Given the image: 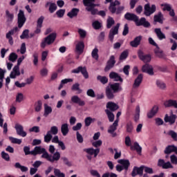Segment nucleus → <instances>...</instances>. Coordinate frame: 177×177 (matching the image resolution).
<instances>
[{"mask_svg":"<svg viewBox=\"0 0 177 177\" xmlns=\"http://www.w3.org/2000/svg\"><path fill=\"white\" fill-rule=\"evenodd\" d=\"M118 162L122 165V167L125 169V171H128L131 165V162H129V160L120 159L118 160Z\"/></svg>","mask_w":177,"mask_h":177,"instance_id":"nucleus-28","label":"nucleus"},{"mask_svg":"<svg viewBox=\"0 0 177 177\" xmlns=\"http://www.w3.org/2000/svg\"><path fill=\"white\" fill-rule=\"evenodd\" d=\"M138 56L140 60H142L144 63H149L151 61V55L150 54L145 55V53L142 50H138Z\"/></svg>","mask_w":177,"mask_h":177,"instance_id":"nucleus-9","label":"nucleus"},{"mask_svg":"<svg viewBox=\"0 0 177 177\" xmlns=\"http://www.w3.org/2000/svg\"><path fill=\"white\" fill-rule=\"evenodd\" d=\"M162 19H164V15H162V12H159L158 15H154L153 21H155V23H160V24H162L164 23Z\"/></svg>","mask_w":177,"mask_h":177,"instance_id":"nucleus-29","label":"nucleus"},{"mask_svg":"<svg viewBox=\"0 0 177 177\" xmlns=\"http://www.w3.org/2000/svg\"><path fill=\"white\" fill-rule=\"evenodd\" d=\"M165 154H171V153H175V154L177 155V147L171 145H168L165 151H164Z\"/></svg>","mask_w":177,"mask_h":177,"instance_id":"nucleus-21","label":"nucleus"},{"mask_svg":"<svg viewBox=\"0 0 177 177\" xmlns=\"http://www.w3.org/2000/svg\"><path fill=\"white\" fill-rule=\"evenodd\" d=\"M143 37L142 35L136 37L133 41L130 42L132 48H138L140 45V42Z\"/></svg>","mask_w":177,"mask_h":177,"instance_id":"nucleus-22","label":"nucleus"},{"mask_svg":"<svg viewBox=\"0 0 177 177\" xmlns=\"http://www.w3.org/2000/svg\"><path fill=\"white\" fill-rule=\"evenodd\" d=\"M117 127H118V120H115L108 129V133L112 135V138H115V136H117V133H115Z\"/></svg>","mask_w":177,"mask_h":177,"instance_id":"nucleus-13","label":"nucleus"},{"mask_svg":"<svg viewBox=\"0 0 177 177\" xmlns=\"http://www.w3.org/2000/svg\"><path fill=\"white\" fill-rule=\"evenodd\" d=\"M56 37L57 35L55 32L50 34L42 40L40 44V47L42 49H45V48H46V45H52V44L56 41Z\"/></svg>","mask_w":177,"mask_h":177,"instance_id":"nucleus-4","label":"nucleus"},{"mask_svg":"<svg viewBox=\"0 0 177 177\" xmlns=\"http://www.w3.org/2000/svg\"><path fill=\"white\" fill-rule=\"evenodd\" d=\"M71 73L72 74H80V73H81L85 80H88V78H89V74L88 73V71L85 66H79L77 68L73 69Z\"/></svg>","mask_w":177,"mask_h":177,"instance_id":"nucleus-8","label":"nucleus"},{"mask_svg":"<svg viewBox=\"0 0 177 177\" xmlns=\"http://www.w3.org/2000/svg\"><path fill=\"white\" fill-rule=\"evenodd\" d=\"M71 103L78 104L80 107L85 106V101L82 100L78 95H73L71 98Z\"/></svg>","mask_w":177,"mask_h":177,"instance_id":"nucleus-14","label":"nucleus"},{"mask_svg":"<svg viewBox=\"0 0 177 177\" xmlns=\"http://www.w3.org/2000/svg\"><path fill=\"white\" fill-rule=\"evenodd\" d=\"M28 32H30L28 29L24 30L20 36L21 39H26V38H28Z\"/></svg>","mask_w":177,"mask_h":177,"instance_id":"nucleus-60","label":"nucleus"},{"mask_svg":"<svg viewBox=\"0 0 177 177\" xmlns=\"http://www.w3.org/2000/svg\"><path fill=\"white\" fill-rule=\"evenodd\" d=\"M156 10H157V7L154 4L150 6V3H148L144 6V15L147 17L151 16L153 13L156 12Z\"/></svg>","mask_w":177,"mask_h":177,"instance_id":"nucleus-7","label":"nucleus"},{"mask_svg":"<svg viewBox=\"0 0 177 177\" xmlns=\"http://www.w3.org/2000/svg\"><path fill=\"white\" fill-rule=\"evenodd\" d=\"M126 128L127 132H128L129 133H132V131H133V124H132V122H129L126 125Z\"/></svg>","mask_w":177,"mask_h":177,"instance_id":"nucleus-54","label":"nucleus"},{"mask_svg":"<svg viewBox=\"0 0 177 177\" xmlns=\"http://www.w3.org/2000/svg\"><path fill=\"white\" fill-rule=\"evenodd\" d=\"M165 107H174L177 109V101L175 100H168L164 102Z\"/></svg>","mask_w":177,"mask_h":177,"instance_id":"nucleus-26","label":"nucleus"},{"mask_svg":"<svg viewBox=\"0 0 177 177\" xmlns=\"http://www.w3.org/2000/svg\"><path fill=\"white\" fill-rule=\"evenodd\" d=\"M17 54H16L15 53H11L9 55L8 60H10V62H12V63H15V62L17 60Z\"/></svg>","mask_w":177,"mask_h":177,"instance_id":"nucleus-51","label":"nucleus"},{"mask_svg":"<svg viewBox=\"0 0 177 177\" xmlns=\"http://www.w3.org/2000/svg\"><path fill=\"white\" fill-rule=\"evenodd\" d=\"M44 20H45V17L41 16L37 21V26L42 27V24H44Z\"/></svg>","mask_w":177,"mask_h":177,"instance_id":"nucleus-62","label":"nucleus"},{"mask_svg":"<svg viewBox=\"0 0 177 177\" xmlns=\"http://www.w3.org/2000/svg\"><path fill=\"white\" fill-rule=\"evenodd\" d=\"M169 135L172 138L174 142H177V133L174 130H171L169 131Z\"/></svg>","mask_w":177,"mask_h":177,"instance_id":"nucleus-59","label":"nucleus"},{"mask_svg":"<svg viewBox=\"0 0 177 177\" xmlns=\"http://www.w3.org/2000/svg\"><path fill=\"white\" fill-rule=\"evenodd\" d=\"M42 110V101L39 100L35 103V111L36 113H39Z\"/></svg>","mask_w":177,"mask_h":177,"instance_id":"nucleus-36","label":"nucleus"},{"mask_svg":"<svg viewBox=\"0 0 177 177\" xmlns=\"http://www.w3.org/2000/svg\"><path fill=\"white\" fill-rule=\"evenodd\" d=\"M125 145L127 147L130 146L131 150H136L139 156H142V147L139 145L138 142H135L133 146H132L131 142V138H129V136H127L125 138Z\"/></svg>","mask_w":177,"mask_h":177,"instance_id":"nucleus-5","label":"nucleus"},{"mask_svg":"<svg viewBox=\"0 0 177 177\" xmlns=\"http://www.w3.org/2000/svg\"><path fill=\"white\" fill-rule=\"evenodd\" d=\"M59 129L56 126L51 127L50 131H48L50 135H57Z\"/></svg>","mask_w":177,"mask_h":177,"instance_id":"nucleus-48","label":"nucleus"},{"mask_svg":"<svg viewBox=\"0 0 177 177\" xmlns=\"http://www.w3.org/2000/svg\"><path fill=\"white\" fill-rule=\"evenodd\" d=\"M93 27L95 30H100V28H102V25L99 21H95L93 23Z\"/></svg>","mask_w":177,"mask_h":177,"instance_id":"nucleus-58","label":"nucleus"},{"mask_svg":"<svg viewBox=\"0 0 177 177\" xmlns=\"http://www.w3.org/2000/svg\"><path fill=\"white\" fill-rule=\"evenodd\" d=\"M119 28H120V24H117L116 26H115L110 30L109 32H111V34H113L114 35H117V34H118Z\"/></svg>","mask_w":177,"mask_h":177,"instance_id":"nucleus-49","label":"nucleus"},{"mask_svg":"<svg viewBox=\"0 0 177 177\" xmlns=\"http://www.w3.org/2000/svg\"><path fill=\"white\" fill-rule=\"evenodd\" d=\"M54 175L57 177H66V174L60 171L59 169H54Z\"/></svg>","mask_w":177,"mask_h":177,"instance_id":"nucleus-52","label":"nucleus"},{"mask_svg":"<svg viewBox=\"0 0 177 177\" xmlns=\"http://www.w3.org/2000/svg\"><path fill=\"white\" fill-rule=\"evenodd\" d=\"M53 138V136H52V134H50V133H48L47 131L46 135L44 136V142L46 143H49V142H50L52 140Z\"/></svg>","mask_w":177,"mask_h":177,"instance_id":"nucleus-56","label":"nucleus"},{"mask_svg":"<svg viewBox=\"0 0 177 177\" xmlns=\"http://www.w3.org/2000/svg\"><path fill=\"white\" fill-rule=\"evenodd\" d=\"M41 155V158H45L46 160L48 158V156L49 153L46 151V149L41 146H36L33 149V156H38V155Z\"/></svg>","mask_w":177,"mask_h":177,"instance_id":"nucleus-6","label":"nucleus"},{"mask_svg":"<svg viewBox=\"0 0 177 177\" xmlns=\"http://www.w3.org/2000/svg\"><path fill=\"white\" fill-rule=\"evenodd\" d=\"M106 109H109V111H116V110H118L120 107L117 105V104L113 102H109L106 103Z\"/></svg>","mask_w":177,"mask_h":177,"instance_id":"nucleus-30","label":"nucleus"},{"mask_svg":"<svg viewBox=\"0 0 177 177\" xmlns=\"http://www.w3.org/2000/svg\"><path fill=\"white\" fill-rule=\"evenodd\" d=\"M156 85L160 89H165V88H167V85L165 84V83H164L160 80L156 81Z\"/></svg>","mask_w":177,"mask_h":177,"instance_id":"nucleus-57","label":"nucleus"},{"mask_svg":"<svg viewBox=\"0 0 177 177\" xmlns=\"http://www.w3.org/2000/svg\"><path fill=\"white\" fill-rule=\"evenodd\" d=\"M154 32L156 33L157 37L160 41H162V39H165L167 37L165 36V34L161 31V28H155Z\"/></svg>","mask_w":177,"mask_h":177,"instance_id":"nucleus-31","label":"nucleus"},{"mask_svg":"<svg viewBox=\"0 0 177 177\" xmlns=\"http://www.w3.org/2000/svg\"><path fill=\"white\" fill-rule=\"evenodd\" d=\"M84 49H85V44L84 41H78L75 46L76 53H78V55H82V53H84Z\"/></svg>","mask_w":177,"mask_h":177,"instance_id":"nucleus-19","label":"nucleus"},{"mask_svg":"<svg viewBox=\"0 0 177 177\" xmlns=\"http://www.w3.org/2000/svg\"><path fill=\"white\" fill-rule=\"evenodd\" d=\"M158 106L154 105L149 112L147 113V115L148 118H153L157 113H158Z\"/></svg>","mask_w":177,"mask_h":177,"instance_id":"nucleus-27","label":"nucleus"},{"mask_svg":"<svg viewBox=\"0 0 177 177\" xmlns=\"http://www.w3.org/2000/svg\"><path fill=\"white\" fill-rule=\"evenodd\" d=\"M97 81H100L102 85H106L109 82V78L106 76H102L100 75L97 76Z\"/></svg>","mask_w":177,"mask_h":177,"instance_id":"nucleus-37","label":"nucleus"},{"mask_svg":"<svg viewBox=\"0 0 177 177\" xmlns=\"http://www.w3.org/2000/svg\"><path fill=\"white\" fill-rule=\"evenodd\" d=\"M6 17L7 18V23H12L13 19H15V15L9 11V10H6Z\"/></svg>","mask_w":177,"mask_h":177,"instance_id":"nucleus-39","label":"nucleus"},{"mask_svg":"<svg viewBox=\"0 0 177 177\" xmlns=\"http://www.w3.org/2000/svg\"><path fill=\"white\" fill-rule=\"evenodd\" d=\"M83 151H84L85 153H87V154H89L90 156L94 155V157L96 158L97 157V154L100 153V149L97 148L95 149L93 148H87V149H83Z\"/></svg>","mask_w":177,"mask_h":177,"instance_id":"nucleus-18","label":"nucleus"},{"mask_svg":"<svg viewBox=\"0 0 177 177\" xmlns=\"http://www.w3.org/2000/svg\"><path fill=\"white\" fill-rule=\"evenodd\" d=\"M31 148L28 146L24 147V152L25 156H34V150L30 151Z\"/></svg>","mask_w":177,"mask_h":177,"instance_id":"nucleus-44","label":"nucleus"},{"mask_svg":"<svg viewBox=\"0 0 177 177\" xmlns=\"http://www.w3.org/2000/svg\"><path fill=\"white\" fill-rule=\"evenodd\" d=\"M78 13H80V9L73 8L69 12H68L67 16L68 17H70V19H73V17H77V16H78Z\"/></svg>","mask_w":177,"mask_h":177,"instance_id":"nucleus-32","label":"nucleus"},{"mask_svg":"<svg viewBox=\"0 0 177 177\" xmlns=\"http://www.w3.org/2000/svg\"><path fill=\"white\" fill-rule=\"evenodd\" d=\"M95 1L96 0H83V4L86 6V10L90 12L93 16L98 15V16H101L102 17H106V11H99L95 8L97 6V4L95 3Z\"/></svg>","mask_w":177,"mask_h":177,"instance_id":"nucleus-2","label":"nucleus"},{"mask_svg":"<svg viewBox=\"0 0 177 177\" xmlns=\"http://www.w3.org/2000/svg\"><path fill=\"white\" fill-rule=\"evenodd\" d=\"M105 113L108 117L109 122H113L114 121V117H115L114 113H113V112H111L109 109H106Z\"/></svg>","mask_w":177,"mask_h":177,"instance_id":"nucleus-43","label":"nucleus"},{"mask_svg":"<svg viewBox=\"0 0 177 177\" xmlns=\"http://www.w3.org/2000/svg\"><path fill=\"white\" fill-rule=\"evenodd\" d=\"M154 53L157 57H159V59H165V54H164L162 50H160V48L157 47V48L154 50Z\"/></svg>","mask_w":177,"mask_h":177,"instance_id":"nucleus-38","label":"nucleus"},{"mask_svg":"<svg viewBox=\"0 0 177 177\" xmlns=\"http://www.w3.org/2000/svg\"><path fill=\"white\" fill-rule=\"evenodd\" d=\"M77 32L80 38H82L84 39V38L86 37V32L85 31V30L79 28Z\"/></svg>","mask_w":177,"mask_h":177,"instance_id":"nucleus-55","label":"nucleus"},{"mask_svg":"<svg viewBox=\"0 0 177 177\" xmlns=\"http://www.w3.org/2000/svg\"><path fill=\"white\" fill-rule=\"evenodd\" d=\"M142 81H143V74L140 73L138 75L137 78L134 80L133 88L134 89L136 88H139V86H140V84H142Z\"/></svg>","mask_w":177,"mask_h":177,"instance_id":"nucleus-23","label":"nucleus"},{"mask_svg":"<svg viewBox=\"0 0 177 177\" xmlns=\"http://www.w3.org/2000/svg\"><path fill=\"white\" fill-rule=\"evenodd\" d=\"M142 73H147V74H149V75H154L153 66L149 64H145L142 66Z\"/></svg>","mask_w":177,"mask_h":177,"instance_id":"nucleus-17","label":"nucleus"},{"mask_svg":"<svg viewBox=\"0 0 177 177\" xmlns=\"http://www.w3.org/2000/svg\"><path fill=\"white\" fill-rule=\"evenodd\" d=\"M44 117H48L49 114L52 113L53 109L52 106L48 105L47 104H44Z\"/></svg>","mask_w":177,"mask_h":177,"instance_id":"nucleus-34","label":"nucleus"},{"mask_svg":"<svg viewBox=\"0 0 177 177\" xmlns=\"http://www.w3.org/2000/svg\"><path fill=\"white\" fill-rule=\"evenodd\" d=\"M9 140L14 145H21V140L19 138L10 136L9 137Z\"/></svg>","mask_w":177,"mask_h":177,"instance_id":"nucleus-47","label":"nucleus"},{"mask_svg":"<svg viewBox=\"0 0 177 177\" xmlns=\"http://www.w3.org/2000/svg\"><path fill=\"white\" fill-rule=\"evenodd\" d=\"M87 96H90V97H95L96 95L95 94V91L93 89L90 88L86 91Z\"/></svg>","mask_w":177,"mask_h":177,"instance_id":"nucleus-64","label":"nucleus"},{"mask_svg":"<svg viewBox=\"0 0 177 177\" xmlns=\"http://www.w3.org/2000/svg\"><path fill=\"white\" fill-rule=\"evenodd\" d=\"M99 49L97 48H95L93 50L91 53V56L93 59L95 60H99Z\"/></svg>","mask_w":177,"mask_h":177,"instance_id":"nucleus-46","label":"nucleus"},{"mask_svg":"<svg viewBox=\"0 0 177 177\" xmlns=\"http://www.w3.org/2000/svg\"><path fill=\"white\" fill-rule=\"evenodd\" d=\"M61 132H62L63 136H67V134L69 132L68 124L64 123V124H62Z\"/></svg>","mask_w":177,"mask_h":177,"instance_id":"nucleus-33","label":"nucleus"},{"mask_svg":"<svg viewBox=\"0 0 177 177\" xmlns=\"http://www.w3.org/2000/svg\"><path fill=\"white\" fill-rule=\"evenodd\" d=\"M161 6H163V10L164 12H165V10H167V12H171L172 7H171L170 4L168 3H164V4H161Z\"/></svg>","mask_w":177,"mask_h":177,"instance_id":"nucleus-61","label":"nucleus"},{"mask_svg":"<svg viewBox=\"0 0 177 177\" xmlns=\"http://www.w3.org/2000/svg\"><path fill=\"white\" fill-rule=\"evenodd\" d=\"M135 23L136 26L138 27H140V26H143L145 28H149V27H150V22L147 21L145 17H141L139 19V17H137V20Z\"/></svg>","mask_w":177,"mask_h":177,"instance_id":"nucleus-10","label":"nucleus"},{"mask_svg":"<svg viewBox=\"0 0 177 177\" xmlns=\"http://www.w3.org/2000/svg\"><path fill=\"white\" fill-rule=\"evenodd\" d=\"M95 118H92L91 117L86 118L84 120L85 127H91V124H92V122H95Z\"/></svg>","mask_w":177,"mask_h":177,"instance_id":"nucleus-45","label":"nucleus"},{"mask_svg":"<svg viewBox=\"0 0 177 177\" xmlns=\"http://www.w3.org/2000/svg\"><path fill=\"white\" fill-rule=\"evenodd\" d=\"M124 19L129 21H134L135 23L138 20V15L133 13L127 12L124 15Z\"/></svg>","mask_w":177,"mask_h":177,"instance_id":"nucleus-24","label":"nucleus"},{"mask_svg":"<svg viewBox=\"0 0 177 177\" xmlns=\"http://www.w3.org/2000/svg\"><path fill=\"white\" fill-rule=\"evenodd\" d=\"M46 160L50 162H55V161H59L60 160V152L56 151L53 153V156L48 153Z\"/></svg>","mask_w":177,"mask_h":177,"instance_id":"nucleus-15","label":"nucleus"},{"mask_svg":"<svg viewBox=\"0 0 177 177\" xmlns=\"http://www.w3.org/2000/svg\"><path fill=\"white\" fill-rule=\"evenodd\" d=\"M27 19L26 18V15H24V11L22 10H19V12L18 13V19H17V24L18 27L16 26L11 29L8 32L6 35V39H8V44L10 45H13L14 41H13V37L12 35H15V32H17L19 31V28H21L23 26H24Z\"/></svg>","mask_w":177,"mask_h":177,"instance_id":"nucleus-1","label":"nucleus"},{"mask_svg":"<svg viewBox=\"0 0 177 177\" xmlns=\"http://www.w3.org/2000/svg\"><path fill=\"white\" fill-rule=\"evenodd\" d=\"M164 120L165 122H169L170 125H174V124H175V121H176V115L171 114L169 116L168 114H166Z\"/></svg>","mask_w":177,"mask_h":177,"instance_id":"nucleus-20","label":"nucleus"},{"mask_svg":"<svg viewBox=\"0 0 177 177\" xmlns=\"http://www.w3.org/2000/svg\"><path fill=\"white\" fill-rule=\"evenodd\" d=\"M115 64V57L114 55H111L109 59L106 62V65L104 68V71H110L113 67H114Z\"/></svg>","mask_w":177,"mask_h":177,"instance_id":"nucleus-12","label":"nucleus"},{"mask_svg":"<svg viewBox=\"0 0 177 177\" xmlns=\"http://www.w3.org/2000/svg\"><path fill=\"white\" fill-rule=\"evenodd\" d=\"M48 12H50V13H55V12L57 10V6L56 3L48 1L45 5V8H48Z\"/></svg>","mask_w":177,"mask_h":177,"instance_id":"nucleus-25","label":"nucleus"},{"mask_svg":"<svg viewBox=\"0 0 177 177\" xmlns=\"http://www.w3.org/2000/svg\"><path fill=\"white\" fill-rule=\"evenodd\" d=\"M17 135L21 136L22 138H26L27 136V132L24 131V127L20 124H16L15 126Z\"/></svg>","mask_w":177,"mask_h":177,"instance_id":"nucleus-11","label":"nucleus"},{"mask_svg":"<svg viewBox=\"0 0 177 177\" xmlns=\"http://www.w3.org/2000/svg\"><path fill=\"white\" fill-rule=\"evenodd\" d=\"M71 91H77V95L82 93V89H81L80 88L79 83H75V84H73V86L71 87Z\"/></svg>","mask_w":177,"mask_h":177,"instance_id":"nucleus-40","label":"nucleus"},{"mask_svg":"<svg viewBox=\"0 0 177 177\" xmlns=\"http://www.w3.org/2000/svg\"><path fill=\"white\" fill-rule=\"evenodd\" d=\"M128 56H129V51L128 50H124L120 54L119 57V60H120V62H122L123 60H127Z\"/></svg>","mask_w":177,"mask_h":177,"instance_id":"nucleus-35","label":"nucleus"},{"mask_svg":"<svg viewBox=\"0 0 177 177\" xmlns=\"http://www.w3.org/2000/svg\"><path fill=\"white\" fill-rule=\"evenodd\" d=\"M143 169H145V166H141L140 167L135 166L133 168L131 176L135 177L136 176V175H140V176H142V175H143Z\"/></svg>","mask_w":177,"mask_h":177,"instance_id":"nucleus-16","label":"nucleus"},{"mask_svg":"<svg viewBox=\"0 0 177 177\" xmlns=\"http://www.w3.org/2000/svg\"><path fill=\"white\" fill-rule=\"evenodd\" d=\"M15 167L17 169H21V172H27V171H28V167L22 166L20 162H16L15 164Z\"/></svg>","mask_w":177,"mask_h":177,"instance_id":"nucleus-42","label":"nucleus"},{"mask_svg":"<svg viewBox=\"0 0 177 177\" xmlns=\"http://www.w3.org/2000/svg\"><path fill=\"white\" fill-rule=\"evenodd\" d=\"M24 100V95L21 93H18L16 96V102L17 103H21Z\"/></svg>","mask_w":177,"mask_h":177,"instance_id":"nucleus-53","label":"nucleus"},{"mask_svg":"<svg viewBox=\"0 0 177 177\" xmlns=\"http://www.w3.org/2000/svg\"><path fill=\"white\" fill-rule=\"evenodd\" d=\"M1 157L6 161H10V156H9V153H8L3 151L1 152Z\"/></svg>","mask_w":177,"mask_h":177,"instance_id":"nucleus-63","label":"nucleus"},{"mask_svg":"<svg viewBox=\"0 0 177 177\" xmlns=\"http://www.w3.org/2000/svg\"><path fill=\"white\" fill-rule=\"evenodd\" d=\"M115 24V21H114V19L111 17H109V18L106 20V28H111Z\"/></svg>","mask_w":177,"mask_h":177,"instance_id":"nucleus-41","label":"nucleus"},{"mask_svg":"<svg viewBox=\"0 0 177 177\" xmlns=\"http://www.w3.org/2000/svg\"><path fill=\"white\" fill-rule=\"evenodd\" d=\"M121 91H122V86L120 83L110 84L109 86L106 87V96L109 100H113L115 97L114 93H118Z\"/></svg>","mask_w":177,"mask_h":177,"instance_id":"nucleus-3","label":"nucleus"},{"mask_svg":"<svg viewBox=\"0 0 177 177\" xmlns=\"http://www.w3.org/2000/svg\"><path fill=\"white\" fill-rule=\"evenodd\" d=\"M65 13V9H59L56 12L55 15H57V17H58L59 19H62V17H64Z\"/></svg>","mask_w":177,"mask_h":177,"instance_id":"nucleus-50","label":"nucleus"}]
</instances>
